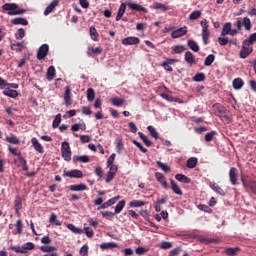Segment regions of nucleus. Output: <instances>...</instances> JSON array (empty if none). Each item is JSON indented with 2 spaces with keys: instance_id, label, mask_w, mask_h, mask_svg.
I'll return each mask as SVG.
<instances>
[{
  "instance_id": "39",
  "label": "nucleus",
  "mask_w": 256,
  "mask_h": 256,
  "mask_svg": "<svg viewBox=\"0 0 256 256\" xmlns=\"http://www.w3.org/2000/svg\"><path fill=\"white\" fill-rule=\"evenodd\" d=\"M90 159H89V156L87 155H83V156H74L73 157V162L74 163H77V162H80V163H89Z\"/></svg>"
},
{
  "instance_id": "15",
  "label": "nucleus",
  "mask_w": 256,
  "mask_h": 256,
  "mask_svg": "<svg viewBox=\"0 0 256 256\" xmlns=\"http://www.w3.org/2000/svg\"><path fill=\"white\" fill-rule=\"evenodd\" d=\"M209 187H210V189H212V191H215V193H217L221 197H225V195H227V192H225V190H223V188H221L215 182H210Z\"/></svg>"
},
{
  "instance_id": "22",
  "label": "nucleus",
  "mask_w": 256,
  "mask_h": 256,
  "mask_svg": "<svg viewBox=\"0 0 256 256\" xmlns=\"http://www.w3.org/2000/svg\"><path fill=\"white\" fill-rule=\"evenodd\" d=\"M59 5V0H53L49 6L46 7L44 10V15H50V13H53L55 11V7Z\"/></svg>"
},
{
  "instance_id": "46",
  "label": "nucleus",
  "mask_w": 256,
  "mask_h": 256,
  "mask_svg": "<svg viewBox=\"0 0 256 256\" xmlns=\"http://www.w3.org/2000/svg\"><path fill=\"white\" fill-rule=\"evenodd\" d=\"M153 9L160 10V11H169V6L163 3L155 2L153 4Z\"/></svg>"
},
{
  "instance_id": "51",
  "label": "nucleus",
  "mask_w": 256,
  "mask_h": 256,
  "mask_svg": "<svg viewBox=\"0 0 256 256\" xmlns=\"http://www.w3.org/2000/svg\"><path fill=\"white\" fill-rule=\"evenodd\" d=\"M215 61V55L214 54H209L204 61V65L206 67H210V65H213V62Z\"/></svg>"
},
{
  "instance_id": "30",
  "label": "nucleus",
  "mask_w": 256,
  "mask_h": 256,
  "mask_svg": "<svg viewBox=\"0 0 256 256\" xmlns=\"http://www.w3.org/2000/svg\"><path fill=\"white\" fill-rule=\"evenodd\" d=\"M14 207H15L16 213H19V211H21L23 207V199L21 198V196H16L14 200Z\"/></svg>"
},
{
  "instance_id": "17",
  "label": "nucleus",
  "mask_w": 256,
  "mask_h": 256,
  "mask_svg": "<svg viewBox=\"0 0 256 256\" xmlns=\"http://www.w3.org/2000/svg\"><path fill=\"white\" fill-rule=\"evenodd\" d=\"M64 103H65L66 107L71 106L73 103V101L71 100V88L69 86H67L65 89Z\"/></svg>"
},
{
  "instance_id": "29",
  "label": "nucleus",
  "mask_w": 256,
  "mask_h": 256,
  "mask_svg": "<svg viewBox=\"0 0 256 256\" xmlns=\"http://www.w3.org/2000/svg\"><path fill=\"white\" fill-rule=\"evenodd\" d=\"M126 9H127V4L122 3L116 15V21H121V19L123 18V15H125Z\"/></svg>"
},
{
  "instance_id": "55",
  "label": "nucleus",
  "mask_w": 256,
  "mask_h": 256,
  "mask_svg": "<svg viewBox=\"0 0 256 256\" xmlns=\"http://www.w3.org/2000/svg\"><path fill=\"white\" fill-rule=\"evenodd\" d=\"M200 17H201V11L200 10L193 11L189 15L190 21H196V19H199Z\"/></svg>"
},
{
  "instance_id": "61",
  "label": "nucleus",
  "mask_w": 256,
  "mask_h": 256,
  "mask_svg": "<svg viewBox=\"0 0 256 256\" xmlns=\"http://www.w3.org/2000/svg\"><path fill=\"white\" fill-rule=\"evenodd\" d=\"M8 151L12 154V155H14L15 157H21V152H19L18 150H17V148H15V147H12V146H8Z\"/></svg>"
},
{
  "instance_id": "36",
  "label": "nucleus",
  "mask_w": 256,
  "mask_h": 256,
  "mask_svg": "<svg viewBox=\"0 0 256 256\" xmlns=\"http://www.w3.org/2000/svg\"><path fill=\"white\" fill-rule=\"evenodd\" d=\"M233 88L236 90L242 89L243 85H245V82H243V79L241 78H235L232 82Z\"/></svg>"
},
{
  "instance_id": "40",
  "label": "nucleus",
  "mask_w": 256,
  "mask_h": 256,
  "mask_svg": "<svg viewBox=\"0 0 256 256\" xmlns=\"http://www.w3.org/2000/svg\"><path fill=\"white\" fill-rule=\"evenodd\" d=\"M125 205H126L125 200H121L120 202H118V204L115 206L114 213L116 215H119V213H121V211H123V209H125Z\"/></svg>"
},
{
  "instance_id": "8",
  "label": "nucleus",
  "mask_w": 256,
  "mask_h": 256,
  "mask_svg": "<svg viewBox=\"0 0 256 256\" xmlns=\"http://www.w3.org/2000/svg\"><path fill=\"white\" fill-rule=\"evenodd\" d=\"M47 55H49V45L43 44L38 49L37 59L39 61H43V59H45V57H47Z\"/></svg>"
},
{
  "instance_id": "26",
  "label": "nucleus",
  "mask_w": 256,
  "mask_h": 256,
  "mask_svg": "<svg viewBox=\"0 0 256 256\" xmlns=\"http://www.w3.org/2000/svg\"><path fill=\"white\" fill-rule=\"evenodd\" d=\"M170 183L173 193L180 196L183 195V190H181V187H179V185L175 183V180L170 179Z\"/></svg>"
},
{
  "instance_id": "21",
  "label": "nucleus",
  "mask_w": 256,
  "mask_h": 256,
  "mask_svg": "<svg viewBox=\"0 0 256 256\" xmlns=\"http://www.w3.org/2000/svg\"><path fill=\"white\" fill-rule=\"evenodd\" d=\"M31 143H32L35 151H37V153H45V148H43V145H41V143H39V140H37V138H32Z\"/></svg>"
},
{
  "instance_id": "43",
  "label": "nucleus",
  "mask_w": 256,
  "mask_h": 256,
  "mask_svg": "<svg viewBox=\"0 0 256 256\" xmlns=\"http://www.w3.org/2000/svg\"><path fill=\"white\" fill-rule=\"evenodd\" d=\"M55 75V66H50L47 70V80L53 81V79H55Z\"/></svg>"
},
{
  "instance_id": "62",
  "label": "nucleus",
  "mask_w": 256,
  "mask_h": 256,
  "mask_svg": "<svg viewBox=\"0 0 256 256\" xmlns=\"http://www.w3.org/2000/svg\"><path fill=\"white\" fill-rule=\"evenodd\" d=\"M115 175H117V173H115L113 171H108L107 176H106V183H111V181H113V179H115Z\"/></svg>"
},
{
  "instance_id": "53",
  "label": "nucleus",
  "mask_w": 256,
  "mask_h": 256,
  "mask_svg": "<svg viewBox=\"0 0 256 256\" xmlns=\"http://www.w3.org/2000/svg\"><path fill=\"white\" fill-rule=\"evenodd\" d=\"M95 99V90L93 88L87 89V101L91 102Z\"/></svg>"
},
{
  "instance_id": "35",
  "label": "nucleus",
  "mask_w": 256,
  "mask_h": 256,
  "mask_svg": "<svg viewBox=\"0 0 256 256\" xmlns=\"http://www.w3.org/2000/svg\"><path fill=\"white\" fill-rule=\"evenodd\" d=\"M110 101L114 107H121L125 103V98L114 97Z\"/></svg>"
},
{
  "instance_id": "9",
  "label": "nucleus",
  "mask_w": 256,
  "mask_h": 256,
  "mask_svg": "<svg viewBox=\"0 0 256 256\" xmlns=\"http://www.w3.org/2000/svg\"><path fill=\"white\" fill-rule=\"evenodd\" d=\"M242 45L243 46L240 50V58L247 59L248 55H251V53H253V46L245 45V42H243Z\"/></svg>"
},
{
  "instance_id": "38",
  "label": "nucleus",
  "mask_w": 256,
  "mask_h": 256,
  "mask_svg": "<svg viewBox=\"0 0 256 256\" xmlns=\"http://www.w3.org/2000/svg\"><path fill=\"white\" fill-rule=\"evenodd\" d=\"M144 205H147V202L143 200H132L129 202V207H133V208L143 207Z\"/></svg>"
},
{
  "instance_id": "63",
  "label": "nucleus",
  "mask_w": 256,
  "mask_h": 256,
  "mask_svg": "<svg viewBox=\"0 0 256 256\" xmlns=\"http://www.w3.org/2000/svg\"><path fill=\"white\" fill-rule=\"evenodd\" d=\"M205 79V74L204 73H197L194 77H193V81H196L197 83L203 81Z\"/></svg>"
},
{
  "instance_id": "52",
  "label": "nucleus",
  "mask_w": 256,
  "mask_h": 256,
  "mask_svg": "<svg viewBox=\"0 0 256 256\" xmlns=\"http://www.w3.org/2000/svg\"><path fill=\"white\" fill-rule=\"evenodd\" d=\"M147 129H148L151 137H153L154 139H159V132H157V129H155V127L148 126Z\"/></svg>"
},
{
  "instance_id": "5",
  "label": "nucleus",
  "mask_w": 256,
  "mask_h": 256,
  "mask_svg": "<svg viewBox=\"0 0 256 256\" xmlns=\"http://www.w3.org/2000/svg\"><path fill=\"white\" fill-rule=\"evenodd\" d=\"M239 33L238 29H233V24L231 22H227L222 27L221 36L225 37L226 35H230L231 37H235Z\"/></svg>"
},
{
  "instance_id": "49",
  "label": "nucleus",
  "mask_w": 256,
  "mask_h": 256,
  "mask_svg": "<svg viewBox=\"0 0 256 256\" xmlns=\"http://www.w3.org/2000/svg\"><path fill=\"white\" fill-rule=\"evenodd\" d=\"M244 45H253L256 43V32L249 35L248 39L244 40Z\"/></svg>"
},
{
  "instance_id": "56",
  "label": "nucleus",
  "mask_w": 256,
  "mask_h": 256,
  "mask_svg": "<svg viewBox=\"0 0 256 256\" xmlns=\"http://www.w3.org/2000/svg\"><path fill=\"white\" fill-rule=\"evenodd\" d=\"M157 165L165 173H169V171H171V167H169L167 164H165V163H163L161 161H157Z\"/></svg>"
},
{
  "instance_id": "57",
  "label": "nucleus",
  "mask_w": 256,
  "mask_h": 256,
  "mask_svg": "<svg viewBox=\"0 0 256 256\" xmlns=\"http://www.w3.org/2000/svg\"><path fill=\"white\" fill-rule=\"evenodd\" d=\"M215 135H217V131L208 132V133L205 135L204 139H205V141H206L207 143H209V142L213 141V138L215 137Z\"/></svg>"
},
{
  "instance_id": "37",
  "label": "nucleus",
  "mask_w": 256,
  "mask_h": 256,
  "mask_svg": "<svg viewBox=\"0 0 256 256\" xmlns=\"http://www.w3.org/2000/svg\"><path fill=\"white\" fill-rule=\"evenodd\" d=\"M117 199H119V196L109 199L108 201L104 202L100 206V209H107V207H111V205H115V203L117 202Z\"/></svg>"
},
{
  "instance_id": "14",
  "label": "nucleus",
  "mask_w": 256,
  "mask_h": 256,
  "mask_svg": "<svg viewBox=\"0 0 256 256\" xmlns=\"http://www.w3.org/2000/svg\"><path fill=\"white\" fill-rule=\"evenodd\" d=\"M140 40L138 37L129 36L122 39V45L129 46V45H139Z\"/></svg>"
},
{
  "instance_id": "24",
  "label": "nucleus",
  "mask_w": 256,
  "mask_h": 256,
  "mask_svg": "<svg viewBox=\"0 0 256 256\" xmlns=\"http://www.w3.org/2000/svg\"><path fill=\"white\" fill-rule=\"evenodd\" d=\"M10 49L16 51V53H21L25 49V42H18L16 44H11Z\"/></svg>"
},
{
  "instance_id": "33",
  "label": "nucleus",
  "mask_w": 256,
  "mask_h": 256,
  "mask_svg": "<svg viewBox=\"0 0 256 256\" xmlns=\"http://www.w3.org/2000/svg\"><path fill=\"white\" fill-rule=\"evenodd\" d=\"M70 191H87V185L85 184H73L69 186Z\"/></svg>"
},
{
  "instance_id": "32",
  "label": "nucleus",
  "mask_w": 256,
  "mask_h": 256,
  "mask_svg": "<svg viewBox=\"0 0 256 256\" xmlns=\"http://www.w3.org/2000/svg\"><path fill=\"white\" fill-rule=\"evenodd\" d=\"M117 247H119V245L115 242L102 243L100 245V249H102V251L107 249H117Z\"/></svg>"
},
{
  "instance_id": "31",
  "label": "nucleus",
  "mask_w": 256,
  "mask_h": 256,
  "mask_svg": "<svg viewBox=\"0 0 256 256\" xmlns=\"http://www.w3.org/2000/svg\"><path fill=\"white\" fill-rule=\"evenodd\" d=\"M11 23L12 25H24V26L29 25V21L26 20V18H21V17L12 19Z\"/></svg>"
},
{
  "instance_id": "54",
  "label": "nucleus",
  "mask_w": 256,
  "mask_h": 256,
  "mask_svg": "<svg viewBox=\"0 0 256 256\" xmlns=\"http://www.w3.org/2000/svg\"><path fill=\"white\" fill-rule=\"evenodd\" d=\"M172 49L176 55H181V53H183L187 48L183 45H176Z\"/></svg>"
},
{
  "instance_id": "58",
  "label": "nucleus",
  "mask_w": 256,
  "mask_h": 256,
  "mask_svg": "<svg viewBox=\"0 0 256 256\" xmlns=\"http://www.w3.org/2000/svg\"><path fill=\"white\" fill-rule=\"evenodd\" d=\"M24 37H25V29L23 28L18 29L17 32L15 33V39L19 41Z\"/></svg>"
},
{
  "instance_id": "45",
  "label": "nucleus",
  "mask_w": 256,
  "mask_h": 256,
  "mask_svg": "<svg viewBox=\"0 0 256 256\" xmlns=\"http://www.w3.org/2000/svg\"><path fill=\"white\" fill-rule=\"evenodd\" d=\"M188 47L191 51H194V53H198L199 51V44H197L195 40H188Z\"/></svg>"
},
{
  "instance_id": "10",
  "label": "nucleus",
  "mask_w": 256,
  "mask_h": 256,
  "mask_svg": "<svg viewBox=\"0 0 256 256\" xmlns=\"http://www.w3.org/2000/svg\"><path fill=\"white\" fill-rule=\"evenodd\" d=\"M14 163L17 167H22L23 171H29V166L27 165V160L21 154L18 159H14Z\"/></svg>"
},
{
  "instance_id": "48",
  "label": "nucleus",
  "mask_w": 256,
  "mask_h": 256,
  "mask_svg": "<svg viewBox=\"0 0 256 256\" xmlns=\"http://www.w3.org/2000/svg\"><path fill=\"white\" fill-rule=\"evenodd\" d=\"M67 229L69 231H72V233H75V235H82L83 229L75 227L73 224H68Z\"/></svg>"
},
{
  "instance_id": "34",
  "label": "nucleus",
  "mask_w": 256,
  "mask_h": 256,
  "mask_svg": "<svg viewBox=\"0 0 256 256\" xmlns=\"http://www.w3.org/2000/svg\"><path fill=\"white\" fill-rule=\"evenodd\" d=\"M175 179L179 181L180 183H191V178L187 177L185 174H176Z\"/></svg>"
},
{
  "instance_id": "4",
  "label": "nucleus",
  "mask_w": 256,
  "mask_h": 256,
  "mask_svg": "<svg viewBox=\"0 0 256 256\" xmlns=\"http://www.w3.org/2000/svg\"><path fill=\"white\" fill-rule=\"evenodd\" d=\"M200 25L202 27L203 43H204V45H208L209 44V37H211V31L209 30V21H207V19H203L200 22Z\"/></svg>"
},
{
  "instance_id": "47",
  "label": "nucleus",
  "mask_w": 256,
  "mask_h": 256,
  "mask_svg": "<svg viewBox=\"0 0 256 256\" xmlns=\"http://www.w3.org/2000/svg\"><path fill=\"white\" fill-rule=\"evenodd\" d=\"M22 233H23V220H17L16 232H13V235H21Z\"/></svg>"
},
{
  "instance_id": "28",
  "label": "nucleus",
  "mask_w": 256,
  "mask_h": 256,
  "mask_svg": "<svg viewBox=\"0 0 256 256\" xmlns=\"http://www.w3.org/2000/svg\"><path fill=\"white\" fill-rule=\"evenodd\" d=\"M89 35L92 41H99V32H97V28H95V26H91L89 28Z\"/></svg>"
},
{
  "instance_id": "60",
  "label": "nucleus",
  "mask_w": 256,
  "mask_h": 256,
  "mask_svg": "<svg viewBox=\"0 0 256 256\" xmlns=\"http://www.w3.org/2000/svg\"><path fill=\"white\" fill-rule=\"evenodd\" d=\"M84 233L86 237H88L89 239H91L95 235V232L91 227H84Z\"/></svg>"
},
{
  "instance_id": "64",
  "label": "nucleus",
  "mask_w": 256,
  "mask_h": 256,
  "mask_svg": "<svg viewBox=\"0 0 256 256\" xmlns=\"http://www.w3.org/2000/svg\"><path fill=\"white\" fill-rule=\"evenodd\" d=\"M80 255H82V256L89 255V246H87V245L82 246L80 249Z\"/></svg>"
},
{
  "instance_id": "50",
  "label": "nucleus",
  "mask_w": 256,
  "mask_h": 256,
  "mask_svg": "<svg viewBox=\"0 0 256 256\" xmlns=\"http://www.w3.org/2000/svg\"><path fill=\"white\" fill-rule=\"evenodd\" d=\"M239 251H241V248H239V247L227 248V249L225 250V253H226V255H228V256H235V255H237V254L239 253Z\"/></svg>"
},
{
  "instance_id": "12",
  "label": "nucleus",
  "mask_w": 256,
  "mask_h": 256,
  "mask_svg": "<svg viewBox=\"0 0 256 256\" xmlns=\"http://www.w3.org/2000/svg\"><path fill=\"white\" fill-rule=\"evenodd\" d=\"M185 35H187V26L173 30L171 33L172 39H179V37H183Z\"/></svg>"
},
{
  "instance_id": "18",
  "label": "nucleus",
  "mask_w": 256,
  "mask_h": 256,
  "mask_svg": "<svg viewBox=\"0 0 256 256\" xmlns=\"http://www.w3.org/2000/svg\"><path fill=\"white\" fill-rule=\"evenodd\" d=\"M129 9H132V11H141L142 13H149V10L147 8L143 7L141 4L136 3H128Z\"/></svg>"
},
{
  "instance_id": "20",
  "label": "nucleus",
  "mask_w": 256,
  "mask_h": 256,
  "mask_svg": "<svg viewBox=\"0 0 256 256\" xmlns=\"http://www.w3.org/2000/svg\"><path fill=\"white\" fill-rule=\"evenodd\" d=\"M3 95L10 97L11 99H17L19 92L17 90L9 89V86L3 91Z\"/></svg>"
},
{
  "instance_id": "7",
  "label": "nucleus",
  "mask_w": 256,
  "mask_h": 256,
  "mask_svg": "<svg viewBox=\"0 0 256 256\" xmlns=\"http://www.w3.org/2000/svg\"><path fill=\"white\" fill-rule=\"evenodd\" d=\"M61 155L64 161H71V146H69V142H62L61 145Z\"/></svg>"
},
{
  "instance_id": "11",
  "label": "nucleus",
  "mask_w": 256,
  "mask_h": 256,
  "mask_svg": "<svg viewBox=\"0 0 256 256\" xmlns=\"http://www.w3.org/2000/svg\"><path fill=\"white\" fill-rule=\"evenodd\" d=\"M64 177H70V179H81L83 177V171L81 170H70L68 172H64Z\"/></svg>"
},
{
  "instance_id": "6",
  "label": "nucleus",
  "mask_w": 256,
  "mask_h": 256,
  "mask_svg": "<svg viewBox=\"0 0 256 256\" xmlns=\"http://www.w3.org/2000/svg\"><path fill=\"white\" fill-rule=\"evenodd\" d=\"M11 251H15V253H27V251H31L35 249V244L32 242H27L23 246H11Z\"/></svg>"
},
{
  "instance_id": "19",
  "label": "nucleus",
  "mask_w": 256,
  "mask_h": 256,
  "mask_svg": "<svg viewBox=\"0 0 256 256\" xmlns=\"http://www.w3.org/2000/svg\"><path fill=\"white\" fill-rule=\"evenodd\" d=\"M5 141L7 143H10L11 145H20L21 144V140L19 139V137L15 136V134H10V135L6 136Z\"/></svg>"
},
{
  "instance_id": "44",
  "label": "nucleus",
  "mask_w": 256,
  "mask_h": 256,
  "mask_svg": "<svg viewBox=\"0 0 256 256\" xmlns=\"http://www.w3.org/2000/svg\"><path fill=\"white\" fill-rule=\"evenodd\" d=\"M49 223H51V225H57L58 227H61V225H63V222H60L59 220H57V214L55 213L51 214Z\"/></svg>"
},
{
  "instance_id": "41",
  "label": "nucleus",
  "mask_w": 256,
  "mask_h": 256,
  "mask_svg": "<svg viewBox=\"0 0 256 256\" xmlns=\"http://www.w3.org/2000/svg\"><path fill=\"white\" fill-rule=\"evenodd\" d=\"M199 241L200 243H204V245H211V243H219V240L215 238L200 237Z\"/></svg>"
},
{
  "instance_id": "59",
  "label": "nucleus",
  "mask_w": 256,
  "mask_h": 256,
  "mask_svg": "<svg viewBox=\"0 0 256 256\" xmlns=\"http://www.w3.org/2000/svg\"><path fill=\"white\" fill-rule=\"evenodd\" d=\"M61 124V114H57L53 120L52 127L54 129H57L59 125Z\"/></svg>"
},
{
  "instance_id": "27",
  "label": "nucleus",
  "mask_w": 256,
  "mask_h": 256,
  "mask_svg": "<svg viewBox=\"0 0 256 256\" xmlns=\"http://www.w3.org/2000/svg\"><path fill=\"white\" fill-rule=\"evenodd\" d=\"M197 163H199V159L197 157H191L186 162V167L188 169H195L197 167Z\"/></svg>"
},
{
  "instance_id": "25",
  "label": "nucleus",
  "mask_w": 256,
  "mask_h": 256,
  "mask_svg": "<svg viewBox=\"0 0 256 256\" xmlns=\"http://www.w3.org/2000/svg\"><path fill=\"white\" fill-rule=\"evenodd\" d=\"M184 59H185L186 63H188V65H195V63H196L195 56L193 55V53L191 51H187L185 53Z\"/></svg>"
},
{
  "instance_id": "16",
  "label": "nucleus",
  "mask_w": 256,
  "mask_h": 256,
  "mask_svg": "<svg viewBox=\"0 0 256 256\" xmlns=\"http://www.w3.org/2000/svg\"><path fill=\"white\" fill-rule=\"evenodd\" d=\"M229 179H230L231 185H237V181L239 180L237 176V168L235 167L230 168Z\"/></svg>"
},
{
  "instance_id": "3",
  "label": "nucleus",
  "mask_w": 256,
  "mask_h": 256,
  "mask_svg": "<svg viewBox=\"0 0 256 256\" xmlns=\"http://www.w3.org/2000/svg\"><path fill=\"white\" fill-rule=\"evenodd\" d=\"M234 27L241 31V29H245V31H251L253 29V24L251 23V19L249 17L244 18H237L236 22L234 23Z\"/></svg>"
},
{
  "instance_id": "42",
  "label": "nucleus",
  "mask_w": 256,
  "mask_h": 256,
  "mask_svg": "<svg viewBox=\"0 0 256 256\" xmlns=\"http://www.w3.org/2000/svg\"><path fill=\"white\" fill-rule=\"evenodd\" d=\"M138 135L140 139L143 140V143L145 144L146 147H151V145H153V142H151V140H149V137L143 134V132H138Z\"/></svg>"
},
{
  "instance_id": "13",
  "label": "nucleus",
  "mask_w": 256,
  "mask_h": 256,
  "mask_svg": "<svg viewBox=\"0 0 256 256\" xmlns=\"http://www.w3.org/2000/svg\"><path fill=\"white\" fill-rule=\"evenodd\" d=\"M155 178L162 185L163 189H169V183H167V179H165V175L161 172L155 173Z\"/></svg>"
},
{
  "instance_id": "23",
  "label": "nucleus",
  "mask_w": 256,
  "mask_h": 256,
  "mask_svg": "<svg viewBox=\"0 0 256 256\" xmlns=\"http://www.w3.org/2000/svg\"><path fill=\"white\" fill-rule=\"evenodd\" d=\"M86 53H87L88 57H93V55H101V53H103V48H101V47H96V48L89 47Z\"/></svg>"
},
{
  "instance_id": "2",
  "label": "nucleus",
  "mask_w": 256,
  "mask_h": 256,
  "mask_svg": "<svg viewBox=\"0 0 256 256\" xmlns=\"http://www.w3.org/2000/svg\"><path fill=\"white\" fill-rule=\"evenodd\" d=\"M3 11H9L8 15H23L24 13H27V10L19 8V5L16 3H6L2 6Z\"/></svg>"
},
{
  "instance_id": "1",
  "label": "nucleus",
  "mask_w": 256,
  "mask_h": 256,
  "mask_svg": "<svg viewBox=\"0 0 256 256\" xmlns=\"http://www.w3.org/2000/svg\"><path fill=\"white\" fill-rule=\"evenodd\" d=\"M213 113L216 117H219L224 123H231L233 121V115L225 106L221 103H215L212 106Z\"/></svg>"
}]
</instances>
